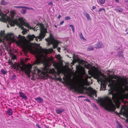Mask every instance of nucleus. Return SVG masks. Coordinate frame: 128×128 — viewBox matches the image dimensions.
Masks as SVG:
<instances>
[{
    "instance_id": "f257e3e1",
    "label": "nucleus",
    "mask_w": 128,
    "mask_h": 128,
    "mask_svg": "<svg viewBox=\"0 0 128 128\" xmlns=\"http://www.w3.org/2000/svg\"><path fill=\"white\" fill-rule=\"evenodd\" d=\"M18 44L22 46L24 49L29 50L30 52L35 55L36 60L34 64H38L41 62V57L43 58L42 64H43L42 73L40 70H37V71L40 77H44L48 78V60L47 56L48 50L45 49H39L36 48V44H32L26 42L24 40H20L17 42Z\"/></svg>"
},
{
    "instance_id": "f03ea898",
    "label": "nucleus",
    "mask_w": 128,
    "mask_h": 128,
    "mask_svg": "<svg viewBox=\"0 0 128 128\" xmlns=\"http://www.w3.org/2000/svg\"><path fill=\"white\" fill-rule=\"evenodd\" d=\"M65 83L66 85L69 86V88L70 90H74V92L82 94L83 93L84 91L86 90L88 92V94L90 97H92L95 95L96 97V90H93L91 87L87 88L86 86H84L80 81H78L76 82V83L72 84L68 82H66Z\"/></svg>"
},
{
    "instance_id": "7ed1b4c3",
    "label": "nucleus",
    "mask_w": 128,
    "mask_h": 128,
    "mask_svg": "<svg viewBox=\"0 0 128 128\" xmlns=\"http://www.w3.org/2000/svg\"><path fill=\"white\" fill-rule=\"evenodd\" d=\"M107 100L108 101L109 103H107L106 101L104 99L100 98L98 102H100L101 106L104 107L105 109L109 112H114L116 108H120V102L119 100H117L116 102H115L116 106L112 102L110 98H107Z\"/></svg>"
},
{
    "instance_id": "20e7f679",
    "label": "nucleus",
    "mask_w": 128,
    "mask_h": 128,
    "mask_svg": "<svg viewBox=\"0 0 128 128\" xmlns=\"http://www.w3.org/2000/svg\"><path fill=\"white\" fill-rule=\"evenodd\" d=\"M15 14V13L14 11H11L10 12V15L9 17L5 15H4L1 17L0 20L4 22H8L11 26H14L15 24H16L17 22L16 20H13Z\"/></svg>"
},
{
    "instance_id": "39448f33",
    "label": "nucleus",
    "mask_w": 128,
    "mask_h": 128,
    "mask_svg": "<svg viewBox=\"0 0 128 128\" xmlns=\"http://www.w3.org/2000/svg\"><path fill=\"white\" fill-rule=\"evenodd\" d=\"M50 42L51 44L53 45V47L54 49L57 48L59 44V42L58 40L55 39L53 35L51 33H50L49 37L48 38V46L50 45Z\"/></svg>"
},
{
    "instance_id": "423d86ee",
    "label": "nucleus",
    "mask_w": 128,
    "mask_h": 128,
    "mask_svg": "<svg viewBox=\"0 0 128 128\" xmlns=\"http://www.w3.org/2000/svg\"><path fill=\"white\" fill-rule=\"evenodd\" d=\"M40 33L39 36L36 37V41L38 40V39H39V41H40L41 40L44 38L45 36V34L47 32V30L44 27L43 25H42L40 28Z\"/></svg>"
},
{
    "instance_id": "0eeeda50",
    "label": "nucleus",
    "mask_w": 128,
    "mask_h": 128,
    "mask_svg": "<svg viewBox=\"0 0 128 128\" xmlns=\"http://www.w3.org/2000/svg\"><path fill=\"white\" fill-rule=\"evenodd\" d=\"M119 78L122 81V86H125V88L126 90L128 91V80L126 78H122L120 77Z\"/></svg>"
},
{
    "instance_id": "6e6552de",
    "label": "nucleus",
    "mask_w": 128,
    "mask_h": 128,
    "mask_svg": "<svg viewBox=\"0 0 128 128\" xmlns=\"http://www.w3.org/2000/svg\"><path fill=\"white\" fill-rule=\"evenodd\" d=\"M7 36L9 38L8 40L11 42L15 41L14 36V34L12 33H10L8 34Z\"/></svg>"
},
{
    "instance_id": "1a4fd4ad",
    "label": "nucleus",
    "mask_w": 128,
    "mask_h": 128,
    "mask_svg": "<svg viewBox=\"0 0 128 128\" xmlns=\"http://www.w3.org/2000/svg\"><path fill=\"white\" fill-rule=\"evenodd\" d=\"M83 14L86 17L88 20H91V18L90 16L87 13L84 12H83Z\"/></svg>"
},
{
    "instance_id": "9d476101",
    "label": "nucleus",
    "mask_w": 128,
    "mask_h": 128,
    "mask_svg": "<svg viewBox=\"0 0 128 128\" xmlns=\"http://www.w3.org/2000/svg\"><path fill=\"white\" fill-rule=\"evenodd\" d=\"M65 111V110L64 108H61L59 109H57L56 110V113L58 114H59L62 112Z\"/></svg>"
},
{
    "instance_id": "9b49d317",
    "label": "nucleus",
    "mask_w": 128,
    "mask_h": 128,
    "mask_svg": "<svg viewBox=\"0 0 128 128\" xmlns=\"http://www.w3.org/2000/svg\"><path fill=\"white\" fill-rule=\"evenodd\" d=\"M103 47V45L101 42H98L96 45V48H102Z\"/></svg>"
},
{
    "instance_id": "f8f14e48",
    "label": "nucleus",
    "mask_w": 128,
    "mask_h": 128,
    "mask_svg": "<svg viewBox=\"0 0 128 128\" xmlns=\"http://www.w3.org/2000/svg\"><path fill=\"white\" fill-rule=\"evenodd\" d=\"M19 94L20 96L22 98L25 99H27V97L23 93L20 92H19Z\"/></svg>"
},
{
    "instance_id": "ddd939ff",
    "label": "nucleus",
    "mask_w": 128,
    "mask_h": 128,
    "mask_svg": "<svg viewBox=\"0 0 128 128\" xmlns=\"http://www.w3.org/2000/svg\"><path fill=\"white\" fill-rule=\"evenodd\" d=\"M32 67V66L30 65H29L28 66V69L25 71L26 74H27L29 75L31 71L30 69Z\"/></svg>"
},
{
    "instance_id": "4468645a",
    "label": "nucleus",
    "mask_w": 128,
    "mask_h": 128,
    "mask_svg": "<svg viewBox=\"0 0 128 128\" xmlns=\"http://www.w3.org/2000/svg\"><path fill=\"white\" fill-rule=\"evenodd\" d=\"M112 99L114 102H115V100L117 99V94L116 93H114L112 95Z\"/></svg>"
},
{
    "instance_id": "2eb2a0df",
    "label": "nucleus",
    "mask_w": 128,
    "mask_h": 128,
    "mask_svg": "<svg viewBox=\"0 0 128 128\" xmlns=\"http://www.w3.org/2000/svg\"><path fill=\"white\" fill-rule=\"evenodd\" d=\"M90 64H88L87 65H86L85 66V67L87 68V69H89V70L88 71V72L89 73V74H91L92 73V72L90 70V68L89 67V66H90Z\"/></svg>"
},
{
    "instance_id": "dca6fc26",
    "label": "nucleus",
    "mask_w": 128,
    "mask_h": 128,
    "mask_svg": "<svg viewBox=\"0 0 128 128\" xmlns=\"http://www.w3.org/2000/svg\"><path fill=\"white\" fill-rule=\"evenodd\" d=\"M51 70L52 72V73L54 74V76L56 75V74H57L58 76H60L59 75L60 73L58 72H56L54 69V68H52V70Z\"/></svg>"
},
{
    "instance_id": "f3484780",
    "label": "nucleus",
    "mask_w": 128,
    "mask_h": 128,
    "mask_svg": "<svg viewBox=\"0 0 128 128\" xmlns=\"http://www.w3.org/2000/svg\"><path fill=\"white\" fill-rule=\"evenodd\" d=\"M35 37V36L33 34L32 35H29L28 36V38L30 40H32Z\"/></svg>"
},
{
    "instance_id": "a211bd4d",
    "label": "nucleus",
    "mask_w": 128,
    "mask_h": 128,
    "mask_svg": "<svg viewBox=\"0 0 128 128\" xmlns=\"http://www.w3.org/2000/svg\"><path fill=\"white\" fill-rule=\"evenodd\" d=\"M35 100L38 102H43L42 100L40 97L36 98Z\"/></svg>"
},
{
    "instance_id": "6ab92c4d",
    "label": "nucleus",
    "mask_w": 128,
    "mask_h": 128,
    "mask_svg": "<svg viewBox=\"0 0 128 128\" xmlns=\"http://www.w3.org/2000/svg\"><path fill=\"white\" fill-rule=\"evenodd\" d=\"M106 85L104 84H102L101 85V90H105L106 88Z\"/></svg>"
},
{
    "instance_id": "aec40b11",
    "label": "nucleus",
    "mask_w": 128,
    "mask_h": 128,
    "mask_svg": "<svg viewBox=\"0 0 128 128\" xmlns=\"http://www.w3.org/2000/svg\"><path fill=\"white\" fill-rule=\"evenodd\" d=\"M12 111L10 109H9L7 111V113L9 115H11L12 114Z\"/></svg>"
},
{
    "instance_id": "412c9836",
    "label": "nucleus",
    "mask_w": 128,
    "mask_h": 128,
    "mask_svg": "<svg viewBox=\"0 0 128 128\" xmlns=\"http://www.w3.org/2000/svg\"><path fill=\"white\" fill-rule=\"evenodd\" d=\"M55 79L56 80L59 81L60 82H61L62 80V78L60 77L57 78L56 75L55 76Z\"/></svg>"
},
{
    "instance_id": "4be33fe9",
    "label": "nucleus",
    "mask_w": 128,
    "mask_h": 128,
    "mask_svg": "<svg viewBox=\"0 0 128 128\" xmlns=\"http://www.w3.org/2000/svg\"><path fill=\"white\" fill-rule=\"evenodd\" d=\"M122 95L124 97L126 98H128V93H126L125 94L124 92V93L122 94Z\"/></svg>"
},
{
    "instance_id": "5701e85b",
    "label": "nucleus",
    "mask_w": 128,
    "mask_h": 128,
    "mask_svg": "<svg viewBox=\"0 0 128 128\" xmlns=\"http://www.w3.org/2000/svg\"><path fill=\"white\" fill-rule=\"evenodd\" d=\"M0 35L1 36L4 38V31H2L1 32Z\"/></svg>"
},
{
    "instance_id": "b1692460",
    "label": "nucleus",
    "mask_w": 128,
    "mask_h": 128,
    "mask_svg": "<svg viewBox=\"0 0 128 128\" xmlns=\"http://www.w3.org/2000/svg\"><path fill=\"white\" fill-rule=\"evenodd\" d=\"M54 65L56 68H58L59 66V64L58 63L54 64Z\"/></svg>"
},
{
    "instance_id": "393cba45",
    "label": "nucleus",
    "mask_w": 128,
    "mask_h": 128,
    "mask_svg": "<svg viewBox=\"0 0 128 128\" xmlns=\"http://www.w3.org/2000/svg\"><path fill=\"white\" fill-rule=\"evenodd\" d=\"M114 85L110 87V89L109 90H108V91H110V90H113V91H114Z\"/></svg>"
},
{
    "instance_id": "a878e982",
    "label": "nucleus",
    "mask_w": 128,
    "mask_h": 128,
    "mask_svg": "<svg viewBox=\"0 0 128 128\" xmlns=\"http://www.w3.org/2000/svg\"><path fill=\"white\" fill-rule=\"evenodd\" d=\"M98 0L102 4H104L105 2V0Z\"/></svg>"
},
{
    "instance_id": "bb28decb",
    "label": "nucleus",
    "mask_w": 128,
    "mask_h": 128,
    "mask_svg": "<svg viewBox=\"0 0 128 128\" xmlns=\"http://www.w3.org/2000/svg\"><path fill=\"white\" fill-rule=\"evenodd\" d=\"M123 115L126 116V117L128 118V113L124 112H123Z\"/></svg>"
},
{
    "instance_id": "cd10ccee",
    "label": "nucleus",
    "mask_w": 128,
    "mask_h": 128,
    "mask_svg": "<svg viewBox=\"0 0 128 128\" xmlns=\"http://www.w3.org/2000/svg\"><path fill=\"white\" fill-rule=\"evenodd\" d=\"M21 28L22 30H23V31L22 32V33L23 34H26V31L24 30V28L23 27H21Z\"/></svg>"
},
{
    "instance_id": "c85d7f7f",
    "label": "nucleus",
    "mask_w": 128,
    "mask_h": 128,
    "mask_svg": "<svg viewBox=\"0 0 128 128\" xmlns=\"http://www.w3.org/2000/svg\"><path fill=\"white\" fill-rule=\"evenodd\" d=\"M1 71L2 73L4 74H6V72L3 69H1Z\"/></svg>"
},
{
    "instance_id": "c756f323",
    "label": "nucleus",
    "mask_w": 128,
    "mask_h": 128,
    "mask_svg": "<svg viewBox=\"0 0 128 128\" xmlns=\"http://www.w3.org/2000/svg\"><path fill=\"white\" fill-rule=\"evenodd\" d=\"M80 36L81 39H82L83 40L85 39V38L84 37L82 34H80Z\"/></svg>"
},
{
    "instance_id": "7c9ffc66",
    "label": "nucleus",
    "mask_w": 128,
    "mask_h": 128,
    "mask_svg": "<svg viewBox=\"0 0 128 128\" xmlns=\"http://www.w3.org/2000/svg\"><path fill=\"white\" fill-rule=\"evenodd\" d=\"M102 10H104V12H106L105 9L103 8H100L98 10V12H100Z\"/></svg>"
},
{
    "instance_id": "2f4dec72",
    "label": "nucleus",
    "mask_w": 128,
    "mask_h": 128,
    "mask_svg": "<svg viewBox=\"0 0 128 128\" xmlns=\"http://www.w3.org/2000/svg\"><path fill=\"white\" fill-rule=\"evenodd\" d=\"M69 26L72 29V30L73 31V32H74V26L72 24H71Z\"/></svg>"
},
{
    "instance_id": "473e14b6",
    "label": "nucleus",
    "mask_w": 128,
    "mask_h": 128,
    "mask_svg": "<svg viewBox=\"0 0 128 128\" xmlns=\"http://www.w3.org/2000/svg\"><path fill=\"white\" fill-rule=\"evenodd\" d=\"M110 92H108V94H112V95L114 94V92L113 90H110L109 91Z\"/></svg>"
},
{
    "instance_id": "72a5a7b5",
    "label": "nucleus",
    "mask_w": 128,
    "mask_h": 128,
    "mask_svg": "<svg viewBox=\"0 0 128 128\" xmlns=\"http://www.w3.org/2000/svg\"><path fill=\"white\" fill-rule=\"evenodd\" d=\"M53 50L52 48L48 49V54L49 53V52L51 53L52 52H53Z\"/></svg>"
},
{
    "instance_id": "f704fd0d",
    "label": "nucleus",
    "mask_w": 128,
    "mask_h": 128,
    "mask_svg": "<svg viewBox=\"0 0 128 128\" xmlns=\"http://www.w3.org/2000/svg\"><path fill=\"white\" fill-rule=\"evenodd\" d=\"M24 26L28 28H30L28 24L25 23L24 24Z\"/></svg>"
},
{
    "instance_id": "c9c22d12",
    "label": "nucleus",
    "mask_w": 128,
    "mask_h": 128,
    "mask_svg": "<svg viewBox=\"0 0 128 128\" xmlns=\"http://www.w3.org/2000/svg\"><path fill=\"white\" fill-rule=\"evenodd\" d=\"M114 86V84L113 83H110L108 85V86H110V87Z\"/></svg>"
},
{
    "instance_id": "e433bc0d",
    "label": "nucleus",
    "mask_w": 128,
    "mask_h": 128,
    "mask_svg": "<svg viewBox=\"0 0 128 128\" xmlns=\"http://www.w3.org/2000/svg\"><path fill=\"white\" fill-rule=\"evenodd\" d=\"M70 17L69 16H68L66 17L65 18V20H70Z\"/></svg>"
},
{
    "instance_id": "4c0bfd02",
    "label": "nucleus",
    "mask_w": 128,
    "mask_h": 128,
    "mask_svg": "<svg viewBox=\"0 0 128 128\" xmlns=\"http://www.w3.org/2000/svg\"><path fill=\"white\" fill-rule=\"evenodd\" d=\"M117 10L118 12H122V10L121 8H119Z\"/></svg>"
},
{
    "instance_id": "58836bf2",
    "label": "nucleus",
    "mask_w": 128,
    "mask_h": 128,
    "mask_svg": "<svg viewBox=\"0 0 128 128\" xmlns=\"http://www.w3.org/2000/svg\"><path fill=\"white\" fill-rule=\"evenodd\" d=\"M117 128H122V126L120 124H119L117 126Z\"/></svg>"
},
{
    "instance_id": "ea45409f",
    "label": "nucleus",
    "mask_w": 128,
    "mask_h": 128,
    "mask_svg": "<svg viewBox=\"0 0 128 128\" xmlns=\"http://www.w3.org/2000/svg\"><path fill=\"white\" fill-rule=\"evenodd\" d=\"M96 7L95 6H93L92 7V8L91 9V10H93L96 9Z\"/></svg>"
},
{
    "instance_id": "a19ab883",
    "label": "nucleus",
    "mask_w": 128,
    "mask_h": 128,
    "mask_svg": "<svg viewBox=\"0 0 128 128\" xmlns=\"http://www.w3.org/2000/svg\"><path fill=\"white\" fill-rule=\"evenodd\" d=\"M17 65L18 66L17 68H18L19 67V68H20V69H21V70H22V69H23V68H22V67H21L20 66V65Z\"/></svg>"
},
{
    "instance_id": "79ce46f5",
    "label": "nucleus",
    "mask_w": 128,
    "mask_h": 128,
    "mask_svg": "<svg viewBox=\"0 0 128 128\" xmlns=\"http://www.w3.org/2000/svg\"><path fill=\"white\" fill-rule=\"evenodd\" d=\"M48 67L50 66L49 64V61L52 60L49 57H48Z\"/></svg>"
},
{
    "instance_id": "37998d69",
    "label": "nucleus",
    "mask_w": 128,
    "mask_h": 128,
    "mask_svg": "<svg viewBox=\"0 0 128 128\" xmlns=\"http://www.w3.org/2000/svg\"><path fill=\"white\" fill-rule=\"evenodd\" d=\"M64 20L62 21L60 23V25H61L62 24H64Z\"/></svg>"
},
{
    "instance_id": "c03bdc74",
    "label": "nucleus",
    "mask_w": 128,
    "mask_h": 128,
    "mask_svg": "<svg viewBox=\"0 0 128 128\" xmlns=\"http://www.w3.org/2000/svg\"><path fill=\"white\" fill-rule=\"evenodd\" d=\"M94 48L93 46H91L90 48H89L90 50H94Z\"/></svg>"
},
{
    "instance_id": "a18cd8bd",
    "label": "nucleus",
    "mask_w": 128,
    "mask_h": 128,
    "mask_svg": "<svg viewBox=\"0 0 128 128\" xmlns=\"http://www.w3.org/2000/svg\"><path fill=\"white\" fill-rule=\"evenodd\" d=\"M60 48L58 47V48L57 50H58V52H60Z\"/></svg>"
},
{
    "instance_id": "49530a36",
    "label": "nucleus",
    "mask_w": 128,
    "mask_h": 128,
    "mask_svg": "<svg viewBox=\"0 0 128 128\" xmlns=\"http://www.w3.org/2000/svg\"><path fill=\"white\" fill-rule=\"evenodd\" d=\"M48 4L51 5H52L53 4L52 2H50L48 3Z\"/></svg>"
},
{
    "instance_id": "de8ad7c7",
    "label": "nucleus",
    "mask_w": 128,
    "mask_h": 128,
    "mask_svg": "<svg viewBox=\"0 0 128 128\" xmlns=\"http://www.w3.org/2000/svg\"><path fill=\"white\" fill-rule=\"evenodd\" d=\"M86 101H87L88 102H90V100L89 99H88V98L86 99Z\"/></svg>"
},
{
    "instance_id": "09e8293b",
    "label": "nucleus",
    "mask_w": 128,
    "mask_h": 128,
    "mask_svg": "<svg viewBox=\"0 0 128 128\" xmlns=\"http://www.w3.org/2000/svg\"><path fill=\"white\" fill-rule=\"evenodd\" d=\"M32 28V29H33L34 30V31H36L37 30V29H36V28L35 29V28Z\"/></svg>"
},
{
    "instance_id": "8fccbe9b",
    "label": "nucleus",
    "mask_w": 128,
    "mask_h": 128,
    "mask_svg": "<svg viewBox=\"0 0 128 128\" xmlns=\"http://www.w3.org/2000/svg\"><path fill=\"white\" fill-rule=\"evenodd\" d=\"M61 15L60 14L58 15V19L60 18L61 17Z\"/></svg>"
},
{
    "instance_id": "3c124183",
    "label": "nucleus",
    "mask_w": 128,
    "mask_h": 128,
    "mask_svg": "<svg viewBox=\"0 0 128 128\" xmlns=\"http://www.w3.org/2000/svg\"><path fill=\"white\" fill-rule=\"evenodd\" d=\"M36 126L38 128H41L40 126H39L37 124Z\"/></svg>"
},
{
    "instance_id": "603ef678",
    "label": "nucleus",
    "mask_w": 128,
    "mask_h": 128,
    "mask_svg": "<svg viewBox=\"0 0 128 128\" xmlns=\"http://www.w3.org/2000/svg\"><path fill=\"white\" fill-rule=\"evenodd\" d=\"M8 63L11 64H13V63L11 62H9Z\"/></svg>"
},
{
    "instance_id": "864d4df0",
    "label": "nucleus",
    "mask_w": 128,
    "mask_h": 128,
    "mask_svg": "<svg viewBox=\"0 0 128 128\" xmlns=\"http://www.w3.org/2000/svg\"><path fill=\"white\" fill-rule=\"evenodd\" d=\"M115 0L117 2H119L118 0Z\"/></svg>"
},
{
    "instance_id": "5fc2aeb1",
    "label": "nucleus",
    "mask_w": 128,
    "mask_h": 128,
    "mask_svg": "<svg viewBox=\"0 0 128 128\" xmlns=\"http://www.w3.org/2000/svg\"><path fill=\"white\" fill-rule=\"evenodd\" d=\"M54 26L56 28L57 27V26H56V25H54Z\"/></svg>"
},
{
    "instance_id": "6e6d98bb",
    "label": "nucleus",
    "mask_w": 128,
    "mask_h": 128,
    "mask_svg": "<svg viewBox=\"0 0 128 128\" xmlns=\"http://www.w3.org/2000/svg\"><path fill=\"white\" fill-rule=\"evenodd\" d=\"M83 96H79L78 97H82Z\"/></svg>"
},
{
    "instance_id": "4d7b16f0",
    "label": "nucleus",
    "mask_w": 128,
    "mask_h": 128,
    "mask_svg": "<svg viewBox=\"0 0 128 128\" xmlns=\"http://www.w3.org/2000/svg\"><path fill=\"white\" fill-rule=\"evenodd\" d=\"M21 35H19L18 36V37H19V38H20V37H21Z\"/></svg>"
},
{
    "instance_id": "13d9d810",
    "label": "nucleus",
    "mask_w": 128,
    "mask_h": 128,
    "mask_svg": "<svg viewBox=\"0 0 128 128\" xmlns=\"http://www.w3.org/2000/svg\"><path fill=\"white\" fill-rule=\"evenodd\" d=\"M46 41L47 42H48V40L47 39H46Z\"/></svg>"
},
{
    "instance_id": "bf43d9fd",
    "label": "nucleus",
    "mask_w": 128,
    "mask_h": 128,
    "mask_svg": "<svg viewBox=\"0 0 128 128\" xmlns=\"http://www.w3.org/2000/svg\"><path fill=\"white\" fill-rule=\"evenodd\" d=\"M108 82H110V80H108Z\"/></svg>"
},
{
    "instance_id": "052dcab7",
    "label": "nucleus",
    "mask_w": 128,
    "mask_h": 128,
    "mask_svg": "<svg viewBox=\"0 0 128 128\" xmlns=\"http://www.w3.org/2000/svg\"><path fill=\"white\" fill-rule=\"evenodd\" d=\"M95 108H97V107L96 106V105H95Z\"/></svg>"
},
{
    "instance_id": "680f3d73",
    "label": "nucleus",
    "mask_w": 128,
    "mask_h": 128,
    "mask_svg": "<svg viewBox=\"0 0 128 128\" xmlns=\"http://www.w3.org/2000/svg\"><path fill=\"white\" fill-rule=\"evenodd\" d=\"M63 79L64 80H65V78L64 77L63 78Z\"/></svg>"
},
{
    "instance_id": "e2e57ef3",
    "label": "nucleus",
    "mask_w": 128,
    "mask_h": 128,
    "mask_svg": "<svg viewBox=\"0 0 128 128\" xmlns=\"http://www.w3.org/2000/svg\"><path fill=\"white\" fill-rule=\"evenodd\" d=\"M22 18H20L19 19L20 20H22Z\"/></svg>"
},
{
    "instance_id": "0e129e2a",
    "label": "nucleus",
    "mask_w": 128,
    "mask_h": 128,
    "mask_svg": "<svg viewBox=\"0 0 128 128\" xmlns=\"http://www.w3.org/2000/svg\"><path fill=\"white\" fill-rule=\"evenodd\" d=\"M126 121L127 122H128V119Z\"/></svg>"
},
{
    "instance_id": "69168bd1",
    "label": "nucleus",
    "mask_w": 128,
    "mask_h": 128,
    "mask_svg": "<svg viewBox=\"0 0 128 128\" xmlns=\"http://www.w3.org/2000/svg\"><path fill=\"white\" fill-rule=\"evenodd\" d=\"M58 56H60V54L58 55Z\"/></svg>"
},
{
    "instance_id": "338daca9",
    "label": "nucleus",
    "mask_w": 128,
    "mask_h": 128,
    "mask_svg": "<svg viewBox=\"0 0 128 128\" xmlns=\"http://www.w3.org/2000/svg\"><path fill=\"white\" fill-rule=\"evenodd\" d=\"M66 1H68V0H65Z\"/></svg>"
},
{
    "instance_id": "774afa93",
    "label": "nucleus",
    "mask_w": 128,
    "mask_h": 128,
    "mask_svg": "<svg viewBox=\"0 0 128 128\" xmlns=\"http://www.w3.org/2000/svg\"><path fill=\"white\" fill-rule=\"evenodd\" d=\"M127 34H128V32H127Z\"/></svg>"
}]
</instances>
